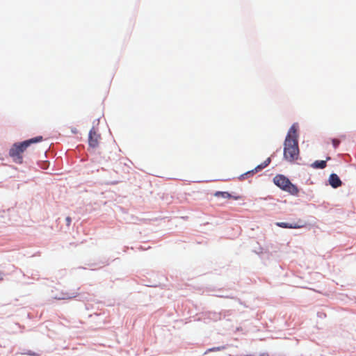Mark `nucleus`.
Instances as JSON below:
<instances>
[{
	"mask_svg": "<svg viewBox=\"0 0 356 356\" xmlns=\"http://www.w3.org/2000/svg\"><path fill=\"white\" fill-rule=\"evenodd\" d=\"M298 138V126L293 124L290 127L284 143V158L289 162H293L299 157Z\"/></svg>",
	"mask_w": 356,
	"mask_h": 356,
	"instance_id": "f257e3e1",
	"label": "nucleus"
},
{
	"mask_svg": "<svg viewBox=\"0 0 356 356\" xmlns=\"http://www.w3.org/2000/svg\"><path fill=\"white\" fill-rule=\"evenodd\" d=\"M42 140V136H37L19 143H15L10 149L9 155L15 163H22L23 161L22 154L26 149L31 144L41 142Z\"/></svg>",
	"mask_w": 356,
	"mask_h": 356,
	"instance_id": "f03ea898",
	"label": "nucleus"
},
{
	"mask_svg": "<svg viewBox=\"0 0 356 356\" xmlns=\"http://www.w3.org/2000/svg\"><path fill=\"white\" fill-rule=\"evenodd\" d=\"M274 184L282 190L289 193L293 195H298L299 191L296 186L293 184L290 180L282 175H277L273 178Z\"/></svg>",
	"mask_w": 356,
	"mask_h": 356,
	"instance_id": "7ed1b4c3",
	"label": "nucleus"
},
{
	"mask_svg": "<svg viewBox=\"0 0 356 356\" xmlns=\"http://www.w3.org/2000/svg\"><path fill=\"white\" fill-rule=\"evenodd\" d=\"M102 138L98 130L92 127L88 134V145L92 148H97L100 143Z\"/></svg>",
	"mask_w": 356,
	"mask_h": 356,
	"instance_id": "20e7f679",
	"label": "nucleus"
},
{
	"mask_svg": "<svg viewBox=\"0 0 356 356\" xmlns=\"http://www.w3.org/2000/svg\"><path fill=\"white\" fill-rule=\"evenodd\" d=\"M276 225L282 228L300 229L304 227L305 224L302 220H300L298 222L293 224L278 222H276Z\"/></svg>",
	"mask_w": 356,
	"mask_h": 356,
	"instance_id": "39448f33",
	"label": "nucleus"
},
{
	"mask_svg": "<svg viewBox=\"0 0 356 356\" xmlns=\"http://www.w3.org/2000/svg\"><path fill=\"white\" fill-rule=\"evenodd\" d=\"M329 183L334 188L339 187L342 184L338 175L334 173L331 174L329 177Z\"/></svg>",
	"mask_w": 356,
	"mask_h": 356,
	"instance_id": "423d86ee",
	"label": "nucleus"
},
{
	"mask_svg": "<svg viewBox=\"0 0 356 356\" xmlns=\"http://www.w3.org/2000/svg\"><path fill=\"white\" fill-rule=\"evenodd\" d=\"M266 167H267L266 163L263 162L261 164L257 165L254 170L246 172L245 174L243 175L242 176L243 177L245 175H253L254 173L259 172V170L264 169Z\"/></svg>",
	"mask_w": 356,
	"mask_h": 356,
	"instance_id": "0eeeda50",
	"label": "nucleus"
},
{
	"mask_svg": "<svg viewBox=\"0 0 356 356\" xmlns=\"http://www.w3.org/2000/svg\"><path fill=\"white\" fill-rule=\"evenodd\" d=\"M312 166L314 168L323 169L326 167L325 161H316L312 163Z\"/></svg>",
	"mask_w": 356,
	"mask_h": 356,
	"instance_id": "6e6552de",
	"label": "nucleus"
},
{
	"mask_svg": "<svg viewBox=\"0 0 356 356\" xmlns=\"http://www.w3.org/2000/svg\"><path fill=\"white\" fill-rule=\"evenodd\" d=\"M214 196L216 197H222L225 199L231 198L232 195L228 192L217 191L214 193Z\"/></svg>",
	"mask_w": 356,
	"mask_h": 356,
	"instance_id": "1a4fd4ad",
	"label": "nucleus"
},
{
	"mask_svg": "<svg viewBox=\"0 0 356 356\" xmlns=\"http://www.w3.org/2000/svg\"><path fill=\"white\" fill-rule=\"evenodd\" d=\"M339 140H337V139H333L332 140V144H333V146L334 147V148H337L338 147V145H339Z\"/></svg>",
	"mask_w": 356,
	"mask_h": 356,
	"instance_id": "9d476101",
	"label": "nucleus"
},
{
	"mask_svg": "<svg viewBox=\"0 0 356 356\" xmlns=\"http://www.w3.org/2000/svg\"><path fill=\"white\" fill-rule=\"evenodd\" d=\"M221 350V348L220 347L212 348L209 349L205 353H207V352H210V351H216V350Z\"/></svg>",
	"mask_w": 356,
	"mask_h": 356,
	"instance_id": "9b49d317",
	"label": "nucleus"
},
{
	"mask_svg": "<svg viewBox=\"0 0 356 356\" xmlns=\"http://www.w3.org/2000/svg\"><path fill=\"white\" fill-rule=\"evenodd\" d=\"M71 218L70 217H67L66 218V222H67V226H70V224H71Z\"/></svg>",
	"mask_w": 356,
	"mask_h": 356,
	"instance_id": "f8f14e48",
	"label": "nucleus"
},
{
	"mask_svg": "<svg viewBox=\"0 0 356 356\" xmlns=\"http://www.w3.org/2000/svg\"><path fill=\"white\" fill-rule=\"evenodd\" d=\"M71 297L70 296H62V297H58V298H56L57 299H69Z\"/></svg>",
	"mask_w": 356,
	"mask_h": 356,
	"instance_id": "ddd939ff",
	"label": "nucleus"
},
{
	"mask_svg": "<svg viewBox=\"0 0 356 356\" xmlns=\"http://www.w3.org/2000/svg\"><path fill=\"white\" fill-rule=\"evenodd\" d=\"M270 161H271L270 158H268V159H267L266 160H265L264 162L265 163H266V165L268 166V165L270 164Z\"/></svg>",
	"mask_w": 356,
	"mask_h": 356,
	"instance_id": "4468645a",
	"label": "nucleus"
},
{
	"mask_svg": "<svg viewBox=\"0 0 356 356\" xmlns=\"http://www.w3.org/2000/svg\"><path fill=\"white\" fill-rule=\"evenodd\" d=\"M270 161H271L270 158H268V159H267L266 160H265L264 162L265 163H266V165L268 166V165L270 164Z\"/></svg>",
	"mask_w": 356,
	"mask_h": 356,
	"instance_id": "2eb2a0df",
	"label": "nucleus"
},
{
	"mask_svg": "<svg viewBox=\"0 0 356 356\" xmlns=\"http://www.w3.org/2000/svg\"><path fill=\"white\" fill-rule=\"evenodd\" d=\"M28 355H31V356H35V355H36V354H35V353H31V352H29V353H28Z\"/></svg>",
	"mask_w": 356,
	"mask_h": 356,
	"instance_id": "dca6fc26",
	"label": "nucleus"
},
{
	"mask_svg": "<svg viewBox=\"0 0 356 356\" xmlns=\"http://www.w3.org/2000/svg\"><path fill=\"white\" fill-rule=\"evenodd\" d=\"M2 278H3V277H2V273L0 272V280H2Z\"/></svg>",
	"mask_w": 356,
	"mask_h": 356,
	"instance_id": "f3484780",
	"label": "nucleus"
}]
</instances>
